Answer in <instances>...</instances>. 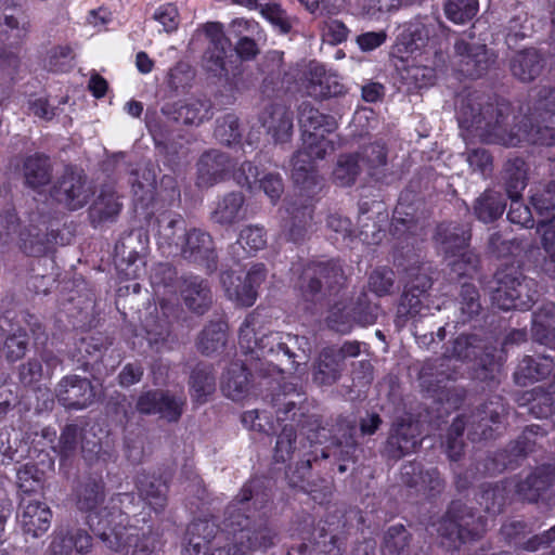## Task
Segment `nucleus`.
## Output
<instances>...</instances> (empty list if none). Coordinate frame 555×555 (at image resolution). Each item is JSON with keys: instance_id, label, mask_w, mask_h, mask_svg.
Masks as SVG:
<instances>
[{"instance_id": "42", "label": "nucleus", "mask_w": 555, "mask_h": 555, "mask_svg": "<svg viewBox=\"0 0 555 555\" xmlns=\"http://www.w3.org/2000/svg\"><path fill=\"white\" fill-rule=\"evenodd\" d=\"M505 203L500 193L487 190L474 204L475 216L482 222H492L502 216Z\"/></svg>"}, {"instance_id": "18", "label": "nucleus", "mask_w": 555, "mask_h": 555, "mask_svg": "<svg viewBox=\"0 0 555 555\" xmlns=\"http://www.w3.org/2000/svg\"><path fill=\"white\" fill-rule=\"evenodd\" d=\"M20 509V521L26 534L39 538L49 530L52 511L46 503L24 498L21 501Z\"/></svg>"}, {"instance_id": "19", "label": "nucleus", "mask_w": 555, "mask_h": 555, "mask_svg": "<svg viewBox=\"0 0 555 555\" xmlns=\"http://www.w3.org/2000/svg\"><path fill=\"white\" fill-rule=\"evenodd\" d=\"M181 256L193 262L205 263L208 269L215 268V247L211 236L199 230L192 229L185 233L180 246Z\"/></svg>"}, {"instance_id": "45", "label": "nucleus", "mask_w": 555, "mask_h": 555, "mask_svg": "<svg viewBox=\"0 0 555 555\" xmlns=\"http://www.w3.org/2000/svg\"><path fill=\"white\" fill-rule=\"evenodd\" d=\"M429 38L427 27L421 21L403 24L399 28L398 41L410 52L423 48Z\"/></svg>"}, {"instance_id": "21", "label": "nucleus", "mask_w": 555, "mask_h": 555, "mask_svg": "<svg viewBox=\"0 0 555 555\" xmlns=\"http://www.w3.org/2000/svg\"><path fill=\"white\" fill-rule=\"evenodd\" d=\"M89 533L80 528H60L51 542L53 555H70L73 551L79 554L88 553L92 546Z\"/></svg>"}, {"instance_id": "1", "label": "nucleus", "mask_w": 555, "mask_h": 555, "mask_svg": "<svg viewBox=\"0 0 555 555\" xmlns=\"http://www.w3.org/2000/svg\"><path fill=\"white\" fill-rule=\"evenodd\" d=\"M512 105L505 99L473 91L461 98L457 120L462 128L486 143L506 146H516L521 142L555 144V128L533 127L528 117L512 126Z\"/></svg>"}, {"instance_id": "33", "label": "nucleus", "mask_w": 555, "mask_h": 555, "mask_svg": "<svg viewBox=\"0 0 555 555\" xmlns=\"http://www.w3.org/2000/svg\"><path fill=\"white\" fill-rule=\"evenodd\" d=\"M299 122L304 128V135L313 132H323L332 135L337 128L334 117L321 113L309 103H302L299 107Z\"/></svg>"}, {"instance_id": "44", "label": "nucleus", "mask_w": 555, "mask_h": 555, "mask_svg": "<svg viewBox=\"0 0 555 555\" xmlns=\"http://www.w3.org/2000/svg\"><path fill=\"white\" fill-rule=\"evenodd\" d=\"M361 172L359 154L340 155L333 170V180L339 186L352 185Z\"/></svg>"}, {"instance_id": "16", "label": "nucleus", "mask_w": 555, "mask_h": 555, "mask_svg": "<svg viewBox=\"0 0 555 555\" xmlns=\"http://www.w3.org/2000/svg\"><path fill=\"white\" fill-rule=\"evenodd\" d=\"M57 400L67 409H83L94 397L93 387L87 378L77 375L64 377L55 389Z\"/></svg>"}, {"instance_id": "15", "label": "nucleus", "mask_w": 555, "mask_h": 555, "mask_svg": "<svg viewBox=\"0 0 555 555\" xmlns=\"http://www.w3.org/2000/svg\"><path fill=\"white\" fill-rule=\"evenodd\" d=\"M293 112L283 104H270L260 115V122L274 143L283 144L293 135Z\"/></svg>"}, {"instance_id": "41", "label": "nucleus", "mask_w": 555, "mask_h": 555, "mask_svg": "<svg viewBox=\"0 0 555 555\" xmlns=\"http://www.w3.org/2000/svg\"><path fill=\"white\" fill-rule=\"evenodd\" d=\"M189 385L191 397L204 403L216 390V377L209 366L197 365L191 373Z\"/></svg>"}, {"instance_id": "57", "label": "nucleus", "mask_w": 555, "mask_h": 555, "mask_svg": "<svg viewBox=\"0 0 555 555\" xmlns=\"http://www.w3.org/2000/svg\"><path fill=\"white\" fill-rule=\"evenodd\" d=\"M236 244L246 253L260 250L267 245V233L262 227L247 225L241 230Z\"/></svg>"}, {"instance_id": "3", "label": "nucleus", "mask_w": 555, "mask_h": 555, "mask_svg": "<svg viewBox=\"0 0 555 555\" xmlns=\"http://www.w3.org/2000/svg\"><path fill=\"white\" fill-rule=\"evenodd\" d=\"M258 325L257 317L249 314L240 328L238 345L245 353L266 358L270 362H288L295 370L300 361H308L310 345L305 336L282 332H270L259 336Z\"/></svg>"}, {"instance_id": "34", "label": "nucleus", "mask_w": 555, "mask_h": 555, "mask_svg": "<svg viewBox=\"0 0 555 555\" xmlns=\"http://www.w3.org/2000/svg\"><path fill=\"white\" fill-rule=\"evenodd\" d=\"M544 62L534 49L518 52L511 62L513 75L524 82L535 79L542 72Z\"/></svg>"}, {"instance_id": "12", "label": "nucleus", "mask_w": 555, "mask_h": 555, "mask_svg": "<svg viewBox=\"0 0 555 555\" xmlns=\"http://www.w3.org/2000/svg\"><path fill=\"white\" fill-rule=\"evenodd\" d=\"M359 341H346L340 347L332 346L322 349L313 365L312 379L318 385H333L341 376L347 358L360 354Z\"/></svg>"}, {"instance_id": "53", "label": "nucleus", "mask_w": 555, "mask_h": 555, "mask_svg": "<svg viewBox=\"0 0 555 555\" xmlns=\"http://www.w3.org/2000/svg\"><path fill=\"white\" fill-rule=\"evenodd\" d=\"M410 534L402 525L390 527L385 533L384 551L389 555H405Z\"/></svg>"}, {"instance_id": "14", "label": "nucleus", "mask_w": 555, "mask_h": 555, "mask_svg": "<svg viewBox=\"0 0 555 555\" xmlns=\"http://www.w3.org/2000/svg\"><path fill=\"white\" fill-rule=\"evenodd\" d=\"M205 34L210 40V47L205 56V66L215 76L227 77L229 74L228 59L232 56V43L224 35L222 24L207 23Z\"/></svg>"}, {"instance_id": "40", "label": "nucleus", "mask_w": 555, "mask_h": 555, "mask_svg": "<svg viewBox=\"0 0 555 555\" xmlns=\"http://www.w3.org/2000/svg\"><path fill=\"white\" fill-rule=\"evenodd\" d=\"M554 369V361L550 357H525L518 365L515 378L518 383L526 380H540L548 376Z\"/></svg>"}, {"instance_id": "4", "label": "nucleus", "mask_w": 555, "mask_h": 555, "mask_svg": "<svg viewBox=\"0 0 555 555\" xmlns=\"http://www.w3.org/2000/svg\"><path fill=\"white\" fill-rule=\"evenodd\" d=\"M77 507L89 512L88 524L93 532L113 551L121 552L130 545V537L126 533L127 516L113 506L92 513L103 501V486L95 480H88L77 489Z\"/></svg>"}, {"instance_id": "13", "label": "nucleus", "mask_w": 555, "mask_h": 555, "mask_svg": "<svg viewBox=\"0 0 555 555\" xmlns=\"http://www.w3.org/2000/svg\"><path fill=\"white\" fill-rule=\"evenodd\" d=\"M267 278L263 263H255L247 271L244 280L232 271L221 274V284L229 299L237 305L250 307L257 298V288Z\"/></svg>"}, {"instance_id": "49", "label": "nucleus", "mask_w": 555, "mask_h": 555, "mask_svg": "<svg viewBox=\"0 0 555 555\" xmlns=\"http://www.w3.org/2000/svg\"><path fill=\"white\" fill-rule=\"evenodd\" d=\"M537 231L541 234L542 246L547 255L544 269L555 274V215L548 220L540 221Z\"/></svg>"}, {"instance_id": "55", "label": "nucleus", "mask_w": 555, "mask_h": 555, "mask_svg": "<svg viewBox=\"0 0 555 555\" xmlns=\"http://www.w3.org/2000/svg\"><path fill=\"white\" fill-rule=\"evenodd\" d=\"M326 322L332 330L346 334L351 331L354 320L349 306L346 302L339 301L330 309Z\"/></svg>"}, {"instance_id": "22", "label": "nucleus", "mask_w": 555, "mask_h": 555, "mask_svg": "<svg viewBox=\"0 0 555 555\" xmlns=\"http://www.w3.org/2000/svg\"><path fill=\"white\" fill-rule=\"evenodd\" d=\"M434 238L446 256L455 257L457 253L467 248L470 234L460 224L443 222L437 227Z\"/></svg>"}, {"instance_id": "38", "label": "nucleus", "mask_w": 555, "mask_h": 555, "mask_svg": "<svg viewBox=\"0 0 555 555\" xmlns=\"http://www.w3.org/2000/svg\"><path fill=\"white\" fill-rule=\"evenodd\" d=\"M528 166L521 158L508 159L503 169V179L506 193L509 198L521 197V192L527 185Z\"/></svg>"}, {"instance_id": "26", "label": "nucleus", "mask_w": 555, "mask_h": 555, "mask_svg": "<svg viewBox=\"0 0 555 555\" xmlns=\"http://www.w3.org/2000/svg\"><path fill=\"white\" fill-rule=\"evenodd\" d=\"M121 203L112 188H103L89 208L91 223L96 227L114 221L121 210Z\"/></svg>"}, {"instance_id": "62", "label": "nucleus", "mask_w": 555, "mask_h": 555, "mask_svg": "<svg viewBox=\"0 0 555 555\" xmlns=\"http://www.w3.org/2000/svg\"><path fill=\"white\" fill-rule=\"evenodd\" d=\"M261 14L274 26H276L281 33L287 34L291 30V22L285 11L279 3L262 1L259 5Z\"/></svg>"}, {"instance_id": "56", "label": "nucleus", "mask_w": 555, "mask_h": 555, "mask_svg": "<svg viewBox=\"0 0 555 555\" xmlns=\"http://www.w3.org/2000/svg\"><path fill=\"white\" fill-rule=\"evenodd\" d=\"M81 443V429L77 425L69 424L63 428L55 450L63 459H69L76 454Z\"/></svg>"}, {"instance_id": "27", "label": "nucleus", "mask_w": 555, "mask_h": 555, "mask_svg": "<svg viewBox=\"0 0 555 555\" xmlns=\"http://www.w3.org/2000/svg\"><path fill=\"white\" fill-rule=\"evenodd\" d=\"M22 170L25 184L34 190L51 182L52 164L50 158L43 154L36 153L25 157Z\"/></svg>"}, {"instance_id": "10", "label": "nucleus", "mask_w": 555, "mask_h": 555, "mask_svg": "<svg viewBox=\"0 0 555 555\" xmlns=\"http://www.w3.org/2000/svg\"><path fill=\"white\" fill-rule=\"evenodd\" d=\"M452 67L469 78L485 75L494 63V55L485 43L474 41V38H459L454 42L450 56Z\"/></svg>"}, {"instance_id": "20", "label": "nucleus", "mask_w": 555, "mask_h": 555, "mask_svg": "<svg viewBox=\"0 0 555 555\" xmlns=\"http://www.w3.org/2000/svg\"><path fill=\"white\" fill-rule=\"evenodd\" d=\"M304 87L306 92L315 99L337 96L344 93V86L336 76L328 74L325 68L317 63H310L305 73Z\"/></svg>"}, {"instance_id": "9", "label": "nucleus", "mask_w": 555, "mask_h": 555, "mask_svg": "<svg viewBox=\"0 0 555 555\" xmlns=\"http://www.w3.org/2000/svg\"><path fill=\"white\" fill-rule=\"evenodd\" d=\"M94 194V188L81 169L66 167L50 190L51 198L68 210L85 207Z\"/></svg>"}, {"instance_id": "54", "label": "nucleus", "mask_w": 555, "mask_h": 555, "mask_svg": "<svg viewBox=\"0 0 555 555\" xmlns=\"http://www.w3.org/2000/svg\"><path fill=\"white\" fill-rule=\"evenodd\" d=\"M506 499V489L503 485L487 486L481 490L479 504L486 512L495 515L502 512Z\"/></svg>"}, {"instance_id": "17", "label": "nucleus", "mask_w": 555, "mask_h": 555, "mask_svg": "<svg viewBox=\"0 0 555 555\" xmlns=\"http://www.w3.org/2000/svg\"><path fill=\"white\" fill-rule=\"evenodd\" d=\"M504 406L498 398L478 409L468 417V436L473 441L493 438V425L502 423Z\"/></svg>"}, {"instance_id": "30", "label": "nucleus", "mask_w": 555, "mask_h": 555, "mask_svg": "<svg viewBox=\"0 0 555 555\" xmlns=\"http://www.w3.org/2000/svg\"><path fill=\"white\" fill-rule=\"evenodd\" d=\"M555 474L552 469L543 467L526 477L517 483L518 495L528 502H537L554 482Z\"/></svg>"}, {"instance_id": "29", "label": "nucleus", "mask_w": 555, "mask_h": 555, "mask_svg": "<svg viewBox=\"0 0 555 555\" xmlns=\"http://www.w3.org/2000/svg\"><path fill=\"white\" fill-rule=\"evenodd\" d=\"M249 386V373L246 367L238 362L231 363L221 380L223 395L233 401H240L247 396Z\"/></svg>"}, {"instance_id": "61", "label": "nucleus", "mask_w": 555, "mask_h": 555, "mask_svg": "<svg viewBox=\"0 0 555 555\" xmlns=\"http://www.w3.org/2000/svg\"><path fill=\"white\" fill-rule=\"evenodd\" d=\"M215 137L223 144L231 145L241 139L238 119L234 115H227L215 129Z\"/></svg>"}, {"instance_id": "36", "label": "nucleus", "mask_w": 555, "mask_h": 555, "mask_svg": "<svg viewBox=\"0 0 555 555\" xmlns=\"http://www.w3.org/2000/svg\"><path fill=\"white\" fill-rule=\"evenodd\" d=\"M190 534L185 555H206L210 541L216 537L217 526L208 520H196L188 529Z\"/></svg>"}, {"instance_id": "52", "label": "nucleus", "mask_w": 555, "mask_h": 555, "mask_svg": "<svg viewBox=\"0 0 555 555\" xmlns=\"http://www.w3.org/2000/svg\"><path fill=\"white\" fill-rule=\"evenodd\" d=\"M446 15L457 24L470 21L478 12L477 0H447L444 5Z\"/></svg>"}, {"instance_id": "59", "label": "nucleus", "mask_w": 555, "mask_h": 555, "mask_svg": "<svg viewBox=\"0 0 555 555\" xmlns=\"http://www.w3.org/2000/svg\"><path fill=\"white\" fill-rule=\"evenodd\" d=\"M354 323L360 325H371L377 320L378 307L369 301L367 295L361 293L357 302L349 306Z\"/></svg>"}, {"instance_id": "48", "label": "nucleus", "mask_w": 555, "mask_h": 555, "mask_svg": "<svg viewBox=\"0 0 555 555\" xmlns=\"http://www.w3.org/2000/svg\"><path fill=\"white\" fill-rule=\"evenodd\" d=\"M359 156L360 160L366 166L369 175L379 179V175L387 164L385 145L378 142L372 143L365 146Z\"/></svg>"}, {"instance_id": "23", "label": "nucleus", "mask_w": 555, "mask_h": 555, "mask_svg": "<svg viewBox=\"0 0 555 555\" xmlns=\"http://www.w3.org/2000/svg\"><path fill=\"white\" fill-rule=\"evenodd\" d=\"M416 429L404 421L393 425L387 439V453L392 459H400L414 452L418 446Z\"/></svg>"}, {"instance_id": "39", "label": "nucleus", "mask_w": 555, "mask_h": 555, "mask_svg": "<svg viewBox=\"0 0 555 555\" xmlns=\"http://www.w3.org/2000/svg\"><path fill=\"white\" fill-rule=\"evenodd\" d=\"M244 196L240 192L229 193L218 202L217 207L212 212L215 222L230 225L244 216L243 210Z\"/></svg>"}, {"instance_id": "2", "label": "nucleus", "mask_w": 555, "mask_h": 555, "mask_svg": "<svg viewBox=\"0 0 555 555\" xmlns=\"http://www.w3.org/2000/svg\"><path fill=\"white\" fill-rule=\"evenodd\" d=\"M305 393L293 385H285L283 392L273 398L278 418L282 422L294 421L298 423L299 434L292 425H285L278 437L274 459L276 462H286L295 453L300 457L295 473L298 477L294 482L304 480L311 468L312 461L319 456L318 446L327 437V430L321 426L315 415H307Z\"/></svg>"}, {"instance_id": "35", "label": "nucleus", "mask_w": 555, "mask_h": 555, "mask_svg": "<svg viewBox=\"0 0 555 555\" xmlns=\"http://www.w3.org/2000/svg\"><path fill=\"white\" fill-rule=\"evenodd\" d=\"M532 338L555 349V306L547 304L534 313L531 328Z\"/></svg>"}, {"instance_id": "64", "label": "nucleus", "mask_w": 555, "mask_h": 555, "mask_svg": "<svg viewBox=\"0 0 555 555\" xmlns=\"http://www.w3.org/2000/svg\"><path fill=\"white\" fill-rule=\"evenodd\" d=\"M393 284L395 272L387 268L373 271L369 279L370 289L379 297L390 294Z\"/></svg>"}, {"instance_id": "37", "label": "nucleus", "mask_w": 555, "mask_h": 555, "mask_svg": "<svg viewBox=\"0 0 555 555\" xmlns=\"http://www.w3.org/2000/svg\"><path fill=\"white\" fill-rule=\"evenodd\" d=\"M291 219L284 224L283 235L286 240L292 242L302 241L312 221V206L302 205L297 207L295 204L289 208Z\"/></svg>"}, {"instance_id": "5", "label": "nucleus", "mask_w": 555, "mask_h": 555, "mask_svg": "<svg viewBox=\"0 0 555 555\" xmlns=\"http://www.w3.org/2000/svg\"><path fill=\"white\" fill-rule=\"evenodd\" d=\"M232 503L227 508L225 529L233 535L237 552L242 555L257 550H267L275 544L276 533L264 518H251Z\"/></svg>"}, {"instance_id": "60", "label": "nucleus", "mask_w": 555, "mask_h": 555, "mask_svg": "<svg viewBox=\"0 0 555 555\" xmlns=\"http://www.w3.org/2000/svg\"><path fill=\"white\" fill-rule=\"evenodd\" d=\"M185 399L163 390V399L158 403L157 415L168 422H177L182 413Z\"/></svg>"}, {"instance_id": "46", "label": "nucleus", "mask_w": 555, "mask_h": 555, "mask_svg": "<svg viewBox=\"0 0 555 555\" xmlns=\"http://www.w3.org/2000/svg\"><path fill=\"white\" fill-rule=\"evenodd\" d=\"M139 491L143 500L156 512L167 503V486L159 479L144 478L139 481Z\"/></svg>"}, {"instance_id": "50", "label": "nucleus", "mask_w": 555, "mask_h": 555, "mask_svg": "<svg viewBox=\"0 0 555 555\" xmlns=\"http://www.w3.org/2000/svg\"><path fill=\"white\" fill-rule=\"evenodd\" d=\"M428 298L404 288L398 306L397 318L405 322L410 318L422 315L423 311L428 310Z\"/></svg>"}, {"instance_id": "43", "label": "nucleus", "mask_w": 555, "mask_h": 555, "mask_svg": "<svg viewBox=\"0 0 555 555\" xmlns=\"http://www.w3.org/2000/svg\"><path fill=\"white\" fill-rule=\"evenodd\" d=\"M225 341L227 325L223 322H212L202 331L197 348L202 353L209 356L222 350Z\"/></svg>"}, {"instance_id": "31", "label": "nucleus", "mask_w": 555, "mask_h": 555, "mask_svg": "<svg viewBox=\"0 0 555 555\" xmlns=\"http://www.w3.org/2000/svg\"><path fill=\"white\" fill-rule=\"evenodd\" d=\"M157 222L158 243L162 246L180 247L185 233H188L183 217L178 214L166 212L159 216Z\"/></svg>"}, {"instance_id": "63", "label": "nucleus", "mask_w": 555, "mask_h": 555, "mask_svg": "<svg viewBox=\"0 0 555 555\" xmlns=\"http://www.w3.org/2000/svg\"><path fill=\"white\" fill-rule=\"evenodd\" d=\"M531 204L539 215H544L555 209V181H551L538 189L531 195Z\"/></svg>"}, {"instance_id": "7", "label": "nucleus", "mask_w": 555, "mask_h": 555, "mask_svg": "<svg viewBox=\"0 0 555 555\" xmlns=\"http://www.w3.org/2000/svg\"><path fill=\"white\" fill-rule=\"evenodd\" d=\"M345 282L346 275L339 261H313L302 273L301 292L307 300L314 301L337 294Z\"/></svg>"}, {"instance_id": "47", "label": "nucleus", "mask_w": 555, "mask_h": 555, "mask_svg": "<svg viewBox=\"0 0 555 555\" xmlns=\"http://www.w3.org/2000/svg\"><path fill=\"white\" fill-rule=\"evenodd\" d=\"M304 153H307V158L323 159L326 155L334 152L335 146L330 135L323 132H313V134L304 135Z\"/></svg>"}, {"instance_id": "25", "label": "nucleus", "mask_w": 555, "mask_h": 555, "mask_svg": "<svg viewBox=\"0 0 555 555\" xmlns=\"http://www.w3.org/2000/svg\"><path fill=\"white\" fill-rule=\"evenodd\" d=\"M210 103L207 101L193 100L177 106L166 104L162 113L168 120L181 121L184 125H199L204 119L209 118Z\"/></svg>"}, {"instance_id": "51", "label": "nucleus", "mask_w": 555, "mask_h": 555, "mask_svg": "<svg viewBox=\"0 0 555 555\" xmlns=\"http://www.w3.org/2000/svg\"><path fill=\"white\" fill-rule=\"evenodd\" d=\"M292 177L295 183L302 186V189H310L315 184V173L313 170V160L307 158V153L298 151L293 157Z\"/></svg>"}, {"instance_id": "32", "label": "nucleus", "mask_w": 555, "mask_h": 555, "mask_svg": "<svg viewBox=\"0 0 555 555\" xmlns=\"http://www.w3.org/2000/svg\"><path fill=\"white\" fill-rule=\"evenodd\" d=\"M421 218L413 205H410L400 198L396 206L391 220V231L393 235L401 237L405 234L416 235L422 230Z\"/></svg>"}, {"instance_id": "58", "label": "nucleus", "mask_w": 555, "mask_h": 555, "mask_svg": "<svg viewBox=\"0 0 555 555\" xmlns=\"http://www.w3.org/2000/svg\"><path fill=\"white\" fill-rule=\"evenodd\" d=\"M28 349V335L25 330L17 328L7 336L3 345V353L8 361L21 360Z\"/></svg>"}, {"instance_id": "24", "label": "nucleus", "mask_w": 555, "mask_h": 555, "mask_svg": "<svg viewBox=\"0 0 555 555\" xmlns=\"http://www.w3.org/2000/svg\"><path fill=\"white\" fill-rule=\"evenodd\" d=\"M181 296L188 309L197 314H204L212 302L208 283L199 278L185 279Z\"/></svg>"}, {"instance_id": "8", "label": "nucleus", "mask_w": 555, "mask_h": 555, "mask_svg": "<svg viewBox=\"0 0 555 555\" xmlns=\"http://www.w3.org/2000/svg\"><path fill=\"white\" fill-rule=\"evenodd\" d=\"M496 286L492 291V302L502 310H526L534 301V293L522 273L515 267L502 269L495 274Z\"/></svg>"}, {"instance_id": "11", "label": "nucleus", "mask_w": 555, "mask_h": 555, "mask_svg": "<svg viewBox=\"0 0 555 555\" xmlns=\"http://www.w3.org/2000/svg\"><path fill=\"white\" fill-rule=\"evenodd\" d=\"M473 337L459 336L454 341L452 349L438 360L437 364H426L421 371V380L428 390L436 391L444 380L453 378L456 372V365L453 361H464L475 356Z\"/></svg>"}, {"instance_id": "28", "label": "nucleus", "mask_w": 555, "mask_h": 555, "mask_svg": "<svg viewBox=\"0 0 555 555\" xmlns=\"http://www.w3.org/2000/svg\"><path fill=\"white\" fill-rule=\"evenodd\" d=\"M197 166L198 185L209 186L217 182L222 173L230 169L231 162L224 153L212 150L202 155Z\"/></svg>"}, {"instance_id": "6", "label": "nucleus", "mask_w": 555, "mask_h": 555, "mask_svg": "<svg viewBox=\"0 0 555 555\" xmlns=\"http://www.w3.org/2000/svg\"><path fill=\"white\" fill-rule=\"evenodd\" d=\"M486 530L487 520L475 515L472 507L459 501L452 502L438 527L439 534L453 546L479 539Z\"/></svg>"}]
</instances>
